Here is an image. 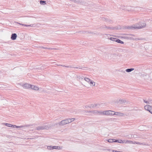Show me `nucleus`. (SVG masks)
Wrapping results in <instances>:
<instances>
[{
  "instance_id": "obj_1",
  "label": "nucleus",
  "mask_w": 152,
  "mask_h": 152,
  "mask_svg": "<svg viewBox=\"0 0 152 152\" xmlns=\"http://www.w3.org/2000/svg\"><path fill=\"white\" fill-rule=\"evenodd\" d=\"M145 24H144L143 26H126L125 27V28L127 29L130 30H134L135 29H139L144 28V27L145 26Z\"/></svg>"
},
{
  "instance_id": "obj_2",
  "label": "nucleus",
  "mask_w": 152,
  "mask_h": 152,
  "mask_svg": "<svg viewBox=\"0 0 152 152\" xmlns=\"http://www.w3.org/2000/svg\"><path fill=\"white\" fill-rule=\"evenodd\" d=\"M101 29L106 28L108 29L115 30L118 29L119 28L118 27H113L106 26V25L102 26H100V28Z\"/></svg>"
},
{
  "instance_id": "obj_3",
  "label": "nucleus",
  "mask_w": 152,
  "mask_h": 152,
  "mask_svg": "<svg viewBox=\"0 0 152 152\" xmlns=\"http://www.w3.org/2000/svg\"><path fill=\"white\" fill-rule=\"evenodd\" d=\"M49 127L47 125H42L41 126H38L36 127V129L37 130H42L45 129H48Z\"/></svg>"
},
{
  "instance_id": "obj_4",
  "label": "nucleus",
  "mask_w": 152,
  "mask_h": 152,
  "mask_svg": "<svg viewBox=\"0 0 152 152\" xmlns=\"http://www.w3.org/2000/svg\"><path fill=\"white\" fill-rule=\"evenodd\" d=\"M114 111L111 110L104 111L103 112V114L104 115H113V113Z\"/></svg>"
},
{
  "instance_id": "obj_5",
  "label": "nucleus",
  "mask_w": 152,
  "mask_h": 152,
  "mask_svg": "<svg viewBox=\"0 0 152 152\" xmlns=\"http://www.w3.org/2000/svg\"><path fill=\"white\" fill-rule=\"evenodd\" d=\"M144 108L145 110L149 112L152 114V107L151 106L147 104L144 106Z\"/></svg>"
},
{
  "instance_id": "obj_6",
  "label": "nucleus",
  "mask_w": 152,
  "mask_h": 152,
  "mask_svg": "<svg viewBox=\"0 0 152 152\" xmlns=\"http://www.w3.org/2000/svg\"><path fill=\"white\" fill-rule=\"evenodd\" d=\"M47 148L48 149L51 150L53 149H61V147L58 146H48L47 147Z\"/></svg>"
},
{
  "instance_id": "obj_7",
  "label": "nucleus",
  "mask_w": 152,
  "mask_h": 152,
  "mask_svg": "<svg viewBox=\"0 0 152 152\" xmlns=\"http://www.w3.org/2000/svg\"><path fill=\"white\" fill-rule=\"evenodd\" d=\"M69 123V121H68V120H66V119H65L64 120H62L59 123V125H64L67 124Z\"/></svg>"
},
{
  "instance_id": "obj_8",
  "label": "nucleus",
  "mask_w": 152,
  "mask_h": 152,
  "mask_svg": "<svg viewBox=\"0 0 152 152\" xmlns=\"http://www.w3.org/2000/svg\"><path fill=\"white\" fill-rule=\"evenodd\" d=\"M113 115H116L119 116H122L124 115V113H121V112H114Z\"/></svg>"
},
{
  "instance_id": "obj_9",
  "label": "nucleus",
  "mask_w": 152,
  "mask_h": 152,
  "mask_svg": "<svg viewBox=\"0 0 152 152\" xmlns=\"http://www.w3.org/2000/svg\"><path fill=\"white\" fill-rule=\"evenodd\" d=\"M17 37V35L15 33L12 34L11 35V39L12 40H15Z\"/></svg>"
},
{
  "instance_id": "obj_10",
  "label": "nucleus",
  "mask_w": 152,
  "mask_h": 152,
  "mask_svg": "<svg viewBox=\"0 0 152 152\" xmlns=\"http://www.w3.org/2000/svg\"><path fill=\"white\" fill-rule=\"evenodd\" d=\"M30 85H31V84L26 83L24 84L22 86L24 88L28 89L30 88Z\"/></svg>"
},
{
  "instance_id": "obj_11",
  "label": "nucleus",
  "mask_w": 152,
  "mask_h": 152,
  "mask_svg": "<svg viewBox=\"0 0 152 152\" xmlns=\"http://www.w3.org/2000/svg\"><path fill=\"white\" fill-rule=\"evenodd\" d=\"M30 88L35 90H38L39 89V88L37 86L32 85H30Z\"/></svg>"
},
{
  "instance_id": "obj_12",
  "label": "nucleus",
  "mask_w": 152,
  "mask_h": 152,
  "mask_svg": "<svg viewBox=\"0 0 152 152\" xmlns=\"http://www.w3.org/2000/svg\"><path fill=\"white\" fill-rule=\"evenodd\" d=\"M21 24L23 26H26V27H28V26L33 27V26H36V25L35 24H30V25H27V24Z\"/></svg>"
},
{
  "instance_id": "obj_13",
  "label": "nucleus",
  "mask_w": 152,
  "mask_h": 152,
  "mask_svg": "<svg viewBox=\"0 0 152 152\" xmlns=\"http://www.w3.org/2000/svg\"><path fill=\"white\" fill-rule=\"evenodd\" d=\"M114 142H118L119 143H124V142L122 140L120 139L115 140L114 139Z\"/></svg>"
},
{
  "instance_id": "obj_14",
  "label": "nucleus",
  "mask_w": 152,
  "mask_h": 152,
  "mask_svg": "<svg viewBox=\"0 0 152 152\" xmlns=\"http://www.w3.org/2000/svg\"><path fill=\"white\" fill-rule=\"evenodd\" d=\"M124 38L127 39H130L132 40H135L136 39H134L133 38H132V37H124Z\"/></svg>"
},
{
  "instance_id": "obj_15",
  "label": "nucleus",
  "mask_w": 152,
  "mask_h": 152,
  "mask_svg": "<svg viewBox=\"0 0 152 152\" xmlns=\"http://www.w3.org/2000/svg\"><path fill=\"white\" fill-rule=\"evenodd\" d=\"M106 22H107L108 23H110V24H112L113 23V21L112 20L107 18Z\"/></svg>"
},
{
  "instance_id": "obj_16",
  "label": "nucleus",
  "mask_w": 152,
  "mask_h": 152,
  "mask_svg": "<svg viewBox=\"0 0 152 152\" xmlns=\"http://www.w3.org/2000/svg\"><path fill=\"white\" fill-rule=\"evenodd\" d=\"M42 48H43L45 49H48L49 50H56L57 49L55 48H48L46 47H42Z\"/></svg>"
},
{
  "instance_id": "obj_17",
  "label": "nucleus",
  "mask_w": 152,
  "mask_h": 152,
  "mask_svg": "<svg viewBox=\"0 0 152 152\" xmlns=\"http://www.w3.org/2000/svg\"><path fill=\"white\" fill-rule=\"evenodd\" d=\"M134 70V68H131L126 69L125 70L126 72H129Z\"/></svg>"
},
{
  "instance_id": "obj_18",
  "label": "nucleus",
  "mask_w": 152,
  "mask_h": 152,
  "mask_svg": "<svg viewBox=\"0 0 152 152\" xmlns=\"http://www.w3.org/2000/svg\"><path fill=\"white\" fill-rule=\"evenodd\" d=\"M140 24V26H143L144 25V24H145V26L144 27V28L146 26V24L144 22H143L142 21H140L139 22Z\"/></svg>"
},
{
  "instance_id": "obj_19",
  "label": "nucleus",
  "mask_w": 152,
  "mask_h": 152,
  "mask_svg": "<svg viewBox=\"0 0 152 152\" xmlns=\"http://www.w3.org/2000/svg\"><path fill=\"white\" fill-rule=\"evenodd\" d=\"M40 3L41 5H45L46 4V2L45 1H42V0H40Z\"/></svg>"
},
{
  "instance_id": "obj_20",
  "label": "nucleus",
  "mask_w": 152,
  "mask_h": 152,
  "mask_svg": "<svg viewBox=\"0 0 152 152\" xmlns=\"http://www.w3.org/2000/svg\"><path fill=\"white\" fill-rule=\"evenodd\" d=\"M143 101L146 104H150L151 102L152 101V100L150 99H148V100H146L145 99H143Z\"/></svg>"
},
{
  "instance_id": "obj_21",
  "label": "nucleus",
  "mask_w": 152,
  "mask_h": 152,
  "mask_svg": "<svg viewBox=\"0 0 152 152\" xmlns=\"http://www.w3.org/2000/svg\"><path fill=\"white\" fill-rule=\"evenodd\" d=\"M114 139H109L108 140H107V141H108L109 143H112L113 142H114Z\"/></svg>"
},
{
  "instance_id": "obj_22",
  "label": "nucleus",
  "mask_w": 152,
  "mask_h": 152,
  "mask_svg": "<svg viewBox=\"0 0 152 152\" xmlns=\"http://www.w3.org/2000/svg\"><path fill=\"white\" fill-rule=\"evenodd\" d=\"M77 78L79 80H80V79L81 80L83 79V78H84V77H83V76H77Z\"/></svg>"
},
{
  "instance_id": "obj_23",
  "label": "nucleus",
  "mask_w": 152,
  "mask_h": 152,
  "mask_svg": "<svg viewBox=\"0 0 152 152\" xmlns=\"http://www.w3.org/2000/svg\"><path fill=\"white\" fill-rule=\"evenodd\" d=\"M134 10L136 11H139L141 10L140 8L139 7H135V8H134Z\"/></svg>"
},
{
  "instance_id": "obj_24",
  "label": "nucleus",
  "mask_w": 152,
  "mask_h": 152,
  "mask_svg": "<svg viewBox=\"0 0 152 152\" xmlns=\"http://www.w3.org/2000/svg\"><path fill=\"white\" fill-rule=\"evenodd\" d=\"M119 102L121 103H124L126 102V100L124 99H120L119 101Z\"/></svg>"
},
{
  "instance_id": "obj_25",
  "label": "nucleus",
  "mask_w": 152,
  "mask_h": 152,
  "mask_svg": "<svg viewBox=\"0 0 152 152\" xmlns=\"http://www.w3.org/2000/svg\"><path fill=\"white\" fill-rule=\"evenodd\" d=\"M133 141L129 140H126L125 142V143H132L133 144Z\"/></svg>"
},
{
  "instance_id": "obj_26",
  "label": "nucleus",
  "mask_w": 152,
  "mask_h": 152,
  "mask_svg": "<svg viewBox=\"0 0 152 152\" xmlns=\"http://www.w3.org/2000/svg\"><path fill=\"white\" fill-rule=\"evenodd\" d=\"M84 80L88 83L91 81V80L90 79L87 77L85 78Z\"/></svg>"
},
{
  "instance_id": "obj_27",
  "label": "nucleus",
  "mask_w": 152,
  "mask_h": 152,
  "mask_svg": "<svg viewBox=\"0 0 152 152\" xmlns=\"http://www.w3.org/2000/svg\"><path fill=\"white\" fill-rule=\"evenodd\" d=\"M133 144H136L137 145H141L142 144V143L141 142H137L135 141H133Z\"/></svg>"
},
{
  "instance_id": "obj_28",
  "label": "nucleus",
  "mask_w": 152,
  "mask_h": 152,
  "mask_svg": "<svg viewBox=\"0 0 152 152\" xmlns=\"http://www.w3.org/2000/svg\"><path fill=\"white\" fill-rule=\"evenodd\" d=\"M116 39V38H114V37H110L109 39L110 40L113 41H115V39Z\"/></svg>"
},
{
  "instance_id": "obj_29",
  "label": "nucleus",
  "mask_w": 152,
  "mask_h": 152,
  "mask_svg": "<svg viewBox=\"0 0 152 152\" xmlns=\"http://www.w3.org/2000/svg\"><path fill=\"white\" fill-rule=\"evenodd\" d=\"M117 43H121V44H124V42L123 41H121V40H120L119 39L118 40Z\"/></svg>"
},
{
  "instance_id": "obj_30",
  "label": "nucleus",
  "mask_w": 152,
  "mask_h": 152,
  "mask_svg": "<svg viewBox=\"0 0 152 152\" xmlns=\"http://www.w3.org/2000/svg\"><path fill=\"white\" fill-rule=\"evenodd\" d=\"M5 125L7 127H11V124L8 123H4Z\"/></svg>"
},
{
  "instance_id": "obj_31",
  "label": "nucleus",
  "mask_w": 152,
  "mask_h": 152,
  "mask_svg": "<svg viewBox=\"0 0 152 152\" xmlns=\"http://www.w3.org/2000/svg\"><path fill=\"white\" fill-rule=\"evenodd\" d=\"M90 83L91 85H93V86H94L95 85V83L94 82L92 81L91 80L90 81Z\"/></svg>"
},
{
  "instance_id": "obj_32",
  "label": "nucleus",
  "mask_w": 152,
  "mask_h": 152,
  "mask_svg": "<svg viewBox=\"0 0 152 152\" xmlns=\"http://www.w3.org/2000/svg\"><path fill=\"white\" fill-rule=\"evenodd\" d=\"M59 65L61 66H63L64 67H66V68H71L72 67V66H66V65Z\"/></svg>"
},
{
  "instance_id": "obj_33",
  "label": "nucleus",
  "mask_w": 152,
  "mask_h": 152,
  "mask_svg": "<svg viewBox=\"0 0 152 152\" xmlns=\"http://www.w3.org/2000/svg\"><path fill=\"white\" fill-rule=\"evenodd\" d=\"M73 1L75 3H79L80 2V1L79 0H74Z\"/></svg>"
},
{
  "instance_id": "obj_34",
  "label": "nucleus",
  "mask_w": 152,
  "mask_h": 152,
  "mask_svg": "<svg viewBox=\"0 0 152 152\" xmlns=\"http://www.w3.org/2000/svg\"><path fill=\"white\" fill-rule=\"evenodd\" d=\"M107 18H106L105 17H103L102 18V20L105 21V22L106 21Z\"/></svg>"
},
{
  "instance_id": "obj_35",
  "label": "nucleus",
  "mask_w": 152,
  "mask_h": 152,
  "mask_svg": "<svg viewBox=\"0 0 152 152\" xmlns=\"http://www.w3.org/2000/svg\"><path fill=\"white\" fill-rule=\"evenodd\" d=\"M97 105V104H96L94 105L91 104V107H96Z\"/></svg>"
},
{
  "instance_id": "obj_36",
  "label": "nucleus",
  "mask_w": 152,
  "mask_h": 152,
  "mask_svg": "<svg viewBox=\"0 0 152 152\" xmlns=\"http://www.w3.org/2000/svg\"><path fill=\"white\" fill-rule=\"evenodd\" d=\"M88 33H90V34H95V33H94V32H91V31H88Z\"/></svg>"
},
{
  "instance_id": "obj_37",
  "label": "nucleus",
  "mask_w": 152,
  "mask_h": 152,
  "mask_svg": "<svg viewBox=\"0 0 152 152\" xmlns=\"http://www.w3.org/2000/svg\"><path fill=\"white\" fill-rule=\"evenodd\" d=\"M23 127V126H16V128H22Z\"/></svg>"
},
{
  "instance_id": "obj_38",
  "label": "nucleus",
  "mask_w": 152,
  "mask_h": 152,
  "mask_svg": "<svg viewBox=\"0 0 152 152\" xmlns=\"http://www.w3.org/2000/svg\"><path fill=\"white\" fill-rule=\"evenodd\" d=\"M66 120H68V121H69V123L71 122V121L70 118H67V119H66Z\"/></svg>"
},
{
  "instance_id": "obj_39",
  "label": "nucleus",
  "mask_w": 152,
  "mask_h": 152,
  "mask_svg": "<svg viewBox=\"0 0 152 152\" xmlns=\"http://www.w3.org/2000/svg\"><path fill=\"white\" fill-rule=\"evenodd\" d=\"M16 125H13L11 124V127L13 128H16Z\"/></svg>"
},
{
  "instance_id": "obj_40",
  "label": "nucleus",
  "mask_w": 152,
  "mask_h": 152,
  "mask_svg": "<svg viewBox=\"0 0 152 152\" xmlns=\"http://www.w3.org/2000/svg\"><path fill=\"white\" fill-rule=\"evenodd\" d=\"M71 119V122L72 121H73L75 120V118H70Z\"/></svg>"
},
{
  "instance_id": "obj_41",
  "label": "nucleus",
  "mask_w": 152,
  "mask_h": 152,
  "mask_svg": "<svg viewBox=\"0 0 152 152\" xmlns=\"http://www.w3.org/2000/svg\"><path fill=\"white\" fill-rule=\"evenodd\" d=\"M102 150L103 151L107 150V151H110L111 150L110 149H102Z\"/></svg>"
},
{
  "instance_id": "obj_42",
  "label": "nucleus",
  "mask_w": 152,
  "mask_h": 152,
  "mask_svg": "<svg viewBox=\"0 0 152 152\" xmlns=\"http://www.w3.org/2000/svg\"><path fill=\"white\" fill-rule=\"evenodd\" d=\"M85 107L86 108H88V107L91 108V106H88V105H86L85 106Z\"/></svg>"
},
{
  "instance_id": "obj_43",
  "label": "nucleus",
  "mask_w": 152,
  "mask_h": 152,
  "mask_svg": "<svg viewBox=\"0 0 152 152\" xmlns=\"http://www.w3.org/2000/svg\"><path fill=\"white\" fill-rule=\"evenodd\" d=\"M134 138H136L137 137V135L136 134H134Z\"/></svg>"
},
{
  "instance_id": "obj_44",
  "label": "nucleus",
  "mask_w": 152,
  "mask_h": 152,
  "mask_svg": "<svg viewBox=\"0 0 152 152\" xmlns=\"http://www.w3.org/2000/svg\"><path fill=\"white\" fill-rule=\"evenodd\" d=\"M114 119L112 118H110L109 119H107V121H110V120H113Z\"/></svg>"
},
{
  "instance_id": "obj_45",
  "label": "nucleus",
  "mask_w": 152,
  "mask_h": 152,
  "mask_svg": "<svg viewBox=\"0 0 152 152\" xmlns=\"http://www.w3.org/2000/svg\"><path fill=\"white\" fill-rule=\"evenodd\" d=\"M128 35H130V36H132V37H134V36H135L133 34H128Z\"/></svg>"
},
{
  "instance_id": "obj_46",
  "label": "nucleus",
  "mask_w": 152,
  "mask_h": 152,
  "mask_svg": "<svg viewBox=\"0 0 152 152\" xmlns=\"http://www.w3.org/2000/svg\"><path fill=\"white\" fill-rule=\"evenodd\" d=\"M112 151L113 152H118V151L115 150H113Z\"/></svg>"
},
{
  "instance_id": "obj_47",
  "label": "nucleus",
  "mask_w": 152,
  "mask_h": 152,
  "mask_svg": "<svg viewBox=\"0 0 152 152\" xmlns=\"http://www.w3.org/2000/svg\"><path fill=\"white\" fill-rule=\"evenodd\" d=\"M73 68H76V69H78V68H79V69H82V68H80V67L79 68V67H73Z\"/></svg>"
},
{
  "instance_id": "obj_48",
  "label": "nucleus",
  "mask_w": 152,
  "mask_h": 152,
  "mask_svg": "<svg viewBox=\"0 0 152 152\" xmlns=\"http://www.w3.org/2000/svg\"><path fill=\"white\" fill-rule=\"evenodd\" d=\"M118 39H118L116 38V39H115V42H117L118 40Z\"/></svg>"
},
{
  "instance_id": "obj_49",
  "label": "nucleus",
  "mask_w": 152,
  "mask_h": 152,
  "mask_svg": "<svg viewBox=\"0 0 152 152\" xmlns=\"http://www.w3.org/2000/svg\"><path fill=\"white\" fill-rule=\"evenodd\" d=\"M131 137L134 138V134H132V135H131Z\"/></svg>"
},
{
  "instance_id": "obj_50",
  "label": "nucleus",
  "mask_w": 152,
  "mask_h": 152,
  "mask_svg": "<svg viewBox=\"0 0 152 152\" xmlns=\"http://www.w3.org/2000/svg\"><path fill=\"white\" fill-rule=\"evenodd\" d=\"M18 23L19 24H20V25H22L21 24V23Z\"/></svg>"
},
{
  "instance_id": "obj_51",
  "label": "nucleus",
  "mask_w": 152,
  "mask_h": 152,
  "mask_svg": "<svg viewBox=\"0 0 152 152\" xmlns=\"http://www.w3.org/2000/svg\"><path fill=\"white\" fill-rule=\"evenodd\" d=\"M18 23L19 24H20V25H22L21 24V23Z\"/></svg>"
},
{
  "instance_id": "obj_52",
  "label": "nucleus",
  "mask_w": 152,
  "mask_h": 152,
  "mask_svg": "<svg viewBox=\"0 0 152 152\" xmlns=\"http://www.w3.org/2000/svg\"><path fill=\"white\" fill-rule=\"evenodd\" d=\"M138 39V40H140V39Z\"/></svg>"
},
{
  "instance_id": "obj_53",
  "label": "nucleus",
  "mask_w": 152,
  "mask_h": 152,
  "mask_svg": "<svg viewBox=\"0 0 152 152\" xmlns=\"http://www.w3.org/2000/svg\"><path fill=\"white\" fill-rule=\"evenodd\" d=\"M122 151H118V152H122Z\"/></svg>"
}]
</instances>
